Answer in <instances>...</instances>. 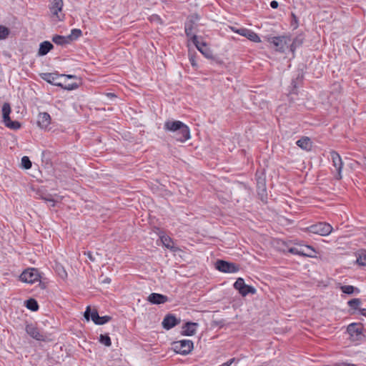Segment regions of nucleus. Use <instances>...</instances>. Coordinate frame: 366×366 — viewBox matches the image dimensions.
Wrapping results in <instances>:
<instances>
[{
	"label": "nucleus",
	"instance_id": "obj_1",
	"mask_svg": "<svg viewBox=\"0 0 366 366\" xmlns=\"http://www.w3.org/2000/svg\"><path fill=\"white\" fill-rule=\"evenodd\" d=\"M267 41L274 46L277 51L284 53L287 49L290 48L289 45L291 41V38L288 35H282L268 37Z\"/></svg>",
	"mask_w": 366,
	"mask_h": 366
},
{
	"label": "nucleus",
	"instance_id": "obj_2",
	"mask_svg": "<svg viewBox=\"0 0 366 366\" xmlns=\"http://www.w3.org/2000/svg\"><path fill=\"white\" fill-rule=\"evenodd\" d=\"M305 231L320 236H327L332 232V227L327 222H320L307 227Z\"/></svg>",
	"mask_w": 366,
	"mask_h": 366
},
{
	"label": "nucleus",
	"instance_id": "obj_3",
	"mask_svg": "<svg viewBox=\"0 0 366 366\" xmlns=\"http://www.w3.org/2000/svg\"><path fill=\"white\" fill-rule=\"evenodd\" d=\"M41 76L46 82H48L52 85L61 87L64 89L73 90L78 87V84L76 83L64 84L61 82L56 81V79L59 78V74H55V73H44V74H41Z\"/></svg>",
	"mask_w": 366,
	"mask_h": 366
},
{
	"label": "nucleus",
	"instance_id": "obj_4",
	"mask_svg": "<svg viewBox=\"0 0 366 366\" xmlns=\"http://www.w3.org/2000/svg\"><path fill=\"white\" fill-rule=\"evenodd\" d=\"M172 348L176 353L186 355L192 352L194 348V344L192 340H182L174 342L172 343Z\"/></svg>",
	"mask_w": 366,
	"mask_h": 366
},
{
	"label": "nucleus",
	"instance_id": "obj_5",
	"mask_svg": "<svg viewBox=\"0 0 366 366\" xmlns=\"http://www.w3.org/2000/svg\"><path fill=\"white\" fill-rule=\"evenodd\" d=\"M364 327L361 323H351L347 327V332L352 341H361L365 338Z\"/></svg>",
	"mask_w": 366,
	"mask_h": 366
},
{
	"label": "nucleus",
	"instance_id": "obj_6",
	"mask_svg": "<svg viewBox=\"0 0 366 366\" xmlns=\"http://www.w3.org/2000/svg\"><path fill=\"white\" fill-rule=\"evenodd\" d=\"M234 288L238 290L239 293L242 297H245L248 294L254 295L257 292L254 287L246 285L244 279L242 277L237 279L236 282L234 283Z\"/></svg>",
	"mask_w": 366,
	"mask_h": 366
},
{
	"label": "nucleus",
	"instance_id": "obj_7",
	"mask_svg": "<svg viewBox=\"0 0 366 366\" xmlns=\"http://www.w3.org/2000/svg\"><path fill=\"white\" fill-rule=\"evenodd\" d=\"M199 19V16L197 14H192L187 17V19L184 24V31L187 37H189L192 40V36L195 35L194 34V29L196 26L197 21Z\"/></svg>",
	"mask_w": 366,
	"mask_h": 366
},
{
	"label": "nucleus",
	"instance_id": "obj_8",
	"mask_svg": "<svg viewBox=\"0 0 366 366\" xmlns=\"http://www.w3.org/2000/svg\"><path fill=\"white\" fill-rule=\"evenodd\" d=\"M216 269L225 273H234L239 270V267L234 263L219 259L216 262Z\"/></svg>",
	"mask_w": 366,
	"mask_h": 366
},
{
	"label": "nucleus",
	"instance_id": "obj_9",
	"mask_svg": "<svg viewBox=\"0 0 366 366\" xmlns=\"http://www.w3.org/2000/svg\"><path fill=\"white\" fill-rule=\"evenodd\" d=\"M40 275L35 269L24 270L20 275V280L26 283L32 284L39 280Z\"/></svg>",
	"mask_w": 366,
	"mask_h": 366
},
{
	"label": "nucleus",
	"instance_id": "obj_10",
	"mask_svg": "<svg viewBox=\"0 0 366 366\" xmlns=\"http://www.w3.org/2000/svg\"><path fill=\"white\" fill-rule=\"evenodd\" d=\"M330 157L332 161V165L337 170V174L335 176L336 179H342V169L343 167V162L340 154L335 151H331L330 152Z\"/></svg>",
	"mask_w": 366,
	"mask_h": 366
},
{
	"label": "nucleus",
	"instance_id": "obj_11",
	"mask_svg": "<svg viewBox=\"0 0 366 366\" xmlns=\"http://www.w3.org/2000/svg\"><path fill=\"white\" fill-rule=\"evenodd\" d=\"M26 332L32 338L38 341H46V337L41 332H40L38 327L34 324H27L26 325Z\"/></svg>",
	"mask_w": 366,
	"mask_h": 366
},
{
	"label": "nucleus",
	"instance_id": "obj_12",
	"mask_svg": "<svg viewBox=\"0 0 366 366\" xmlns=\"http://www.w3.org/2000/svg\"><path fill=\"white\" fill-rule=\"evenodd\" d=\"M164 129L167 132H174L177 130H181L184 133L185 132L184 123L179 120H167L164 122Z\"/></svg>",
	"mask_w": 366,
	"mask_h": 366
},
{
	"label": "nucleus",
	"instance_id": "obj_13",
	"mask_svg": "<svg viewBox=\"0 0 366 366\" xmlns=\"http://www.w3.org/2000/svg\"><path fill=\"white\" fill-rule=\"evenodd\" d=\"M192 41L195 45L196 48L207 58H212V54L210 49L207 46L204 42H200L198 40L197 35L192 36Z\"/></svg>",
	"mask_w": 366,
	"mask_h": 366
},
{
	"label": "nucleus",
	"instance_id": "obj_14",
	"mask_svg": "<svg viewBox=\"0 0 366 366\" xmlns=\"http://www.w3.org/2000/svg\"><path fill=\"white\" fill-rule=\"evenodd\" d=\"M305 248L306 249L311 250L312 252L311 253H307V252H305V249L304 248L298 249L297 247H290L288 249V252L290 253H291V254H297V255L302 256V257H314L315 256V254L316 253V251L313 248V247L310 246V245H305Z\"/></svg>",
	"mask_w": 366,
	"mask_h": 366
},
{
	"label": "nucleus",
	"instance_id": "obj_15",
	"mask_svg": "<svg viewBox=\"0 0 366 366\" xmlns=\"http://www.w3.org/2000/svg\"><path fill=\"white\" fill-rule=\"evenodd\" d=\"M179 322L180 320L177 319L176 317L172 314H168L164 317L162 321V326L166 330H170Z\"/></svg>",
	"mask_w": 366,
	"mask_h": 366
},
{
	"label": "nucleus",
	"instance_id": "obj_16",
	"mask_svg": "<svg viewBox=\"0 0 366 366\" xmlns=\"http://www.w3.org/2000/svg\"><path fill=\"white\" fill-rule=\"evenodd\" d=\"M184 129L186 130H184L185 132L182 133V132L181 130H177L175 131L173 135V137L179 142H185L188 139L191 138L190 135V129L187 125L184 124Z\"/></svg>",
	"mask_w": 366,
	"mask_h": 366
},
{
	"label": "nucleus",
	"instance_id": "obj_17",
	"mask_svg": "<svg viewBox=\"0 0 366 366\" xmlns=\"http://www.w3.org/2000/svg\"><path fill=\"white\" fill-rule=\"evenodd\" d=\"M147 300L153 305H160L168 302L169 298L166 295L154 292L148 296Z\"/></svg>",
	"mask_w": 366,
	"mask_h": 366
},
{
	"label": "nucleus",
	"instance_id": "obj_18",
	"mask_svg": "<svg viewBox=\"0 0 366 366\" xmlns=\"http://www.w3.org/2000/svg\"><path fill=\"white\" fill-rule=\"evenodd\" d=\"M197 327V323L187 322L183 325L181 334L184 336H192L196 333Z\"/></svg>",
	"mask_w": 366,
	"mask_h": 366
},
{
	"label": "nucleus",
	"instance_id": "obj_19",
	"mask_svg": "<svg viewBox=\"0 0 366 366\" xmlns=\"http://www.w3.org/2000/svg\"><path fill=\"white\" fill-rule=\"evenodd\" d=\"M51 124V117L47 112H41L38 115L37 124L41 129H46Z\"/></svg>",
	"mask_w": 366,
	"mask_h": 366
},
{
	"label": "nucleus",
	"instance_id": "obj_20",
	"mask_svg": "<svg viewBox=\"0 0 366 366\" xmlns=\"http://www.w3.org/2000/svg\"><path fill=\"white\" fill-rule=\"evenodd\" d=\"M159 238L163 245L167 249H169L171 251L174 252L179 250V248L174 245L173 240L170 237L161 234L159 235Z\"/></svg>",
	"mask_w": 366,
	"mask_h": 366
},
{
	"label": "nucleus",
	"instance_id": "obj_21",
	"mask_svg": "<svg viewBox=\"0 0 366 366\" xmlns=\"http://www.w3.org/2000/svg\"><path fill=\"white\" fill-rule=\"evenodd\" d=\"M296 144L301 149L309 151L312 148L311 139L307 137H302L297 141Z\"/></svg>",
	"mask_w": 366,
	"mask_h": 366
},
{
	"label": "nucleus",
	"instance_id": "obj_22",
	"mask_svg": "<svg viewBox=\"0 0 366 366\" xmlns=\"http://www.w3.org/2000/svg\"><path fill=\"white\" fill-rule=\"evenodd\" d=\"M84 317L87 320H89L91 318L92 320L97 325L98 320H99V315L97 310H94L91 311L90 307H87L86 311L84 312Z\"/></svg>",
	"mask_w": 366,
	"mask_h": 366
},
{
	"label": "nucleus",
	"instance_id": "obj_23",
	"mask_svg": "<svg viewBox=\"0 0 366 366\" xmlns=\"http://www.w3.org/2000/svg\"><path fill=\"white\" fill-rule=\"evenodd\" d=\"M304 36L303 34H299L297 35L292 41V43L290 42L289 46H290V50L294 53L296 50L297 48L300 47V46H302V44H303V41H304Z\"/></svg>",
	"mask_w": 366,
	"mask_h": 366
},
{
	"label": "nucleus",
	"instance_id": "obj_24",
	"mask_svg": "<svg viewBox=\"0 0 366 366\" xmlns=\"http://www.w3.org/2000/svg\"><path fill=\"white\" fill-rule=\"evenodd\" d=\"M53 47L54 46L51 42L48 41H43L39 45V49L38 51L39 56L46 55L49 51H51L53 49Z\"/></svg>",
	"mask_w": 366,
	"mask_h": 366
},
{
	"label": "nucleus",
	"instance_id": "obj_25",
	"mask_svg": "<svg viewBox=\"0 0 366 366\" xmlns=\"http://www.w3.org/2000/svg\"><path fill=\"white\" fill-rule=\"evenodd\" d=\"M257 185L258 194L259 195H261L262 199H263V197H266V196H267L264 179L259 177L257 179Z\"/></svg>",
	"mask_w": 366,
	"mask_h": 366
},
{
	"label": "nucleus",
	"instance_id": "obj_26",
	"mask_svg": "<svg viewBox=\"0 0 366 366\" xmlns=\"http://www.w3.org/2000/svg\"><path fill=\"white\" fill-rule=\"evenodd\" d=\"M63 7V0H54L50 7V10L54 15H58V12L61 11Z\"/></svg>",
	"mask_w": 366,
	"mask_h": 366
},
{
	"label": "nucleus",
	"instance_id": "obj_27",
	"mask_svg": "<svg viewBox=\"0 0 366 366\" xmlns=\"http://www.w3.org/2000/svg\"><path fill=\"white\" fill-rule=\"evenodd\" d=\"M52 41L57 45H66L70 43L67 36L55 35L52 37Z\"/></svg>",
	"mask_w": 366,
	"mask_h": 366
},
{
	"label": "nucleus",
	"instance_id": "obj_28",
	"mask_svg": "<svg viewBox=\"0 0 366 366\" xmlns=\"http://www.w3.org/2000/svg\"><path fill=\"white\" fill-rule=\"evenodd\" d=\"M11 111V109L10 104L8 102L4 103V104L2 106V117H3L4 122L9 121V119H10L9 115H10Z\"/></svg>",
	"mask_w": 366,
	"mask_h": 366
},
{
	"label": "nucleus",
	"instance_id": "obj_29",
	"mask_svg": "<svg viewBox=\"0 0 366 366\" xmlns=\"http://www.w3.org/2000/svg\"><path fill=\"white\" fill-rule=\"evenodd\" d=\"M340 290L343 293L347 294V295H351L355 292L357 293L360 292V290L358 288L355 287L354 286H352V285L341 286Z\"/></svg>",
	"mask_w": 366,
	"mask_h": 366
},
{
	"label": "nucleus",
	"instance_id": "obj_30",
	"mask_svg": "<svg viewBox=\"0 0 366 366\" xmlns=\"http://www.w3.org/2000/svg\"><path fill=\"white\" fill-rule=\"evenodd\" d=\"M26 307L33 312H36L39 309L37 301L32 298H30L26 301Z\"/></svg>",
	"mask_w": 366,
	"mask_h": 366
},
{
	"label": "nucleus",
	"instance_id": "obj_31",
	"mask_svg": "<svg viewBox=\"0 0 366 366\" xmlns=\"http://www.w3.org/2000/svg\"><path fill=\"white\" fill-rule=\"evenodd\" d=\"M81 34L82 31L81 29H73L71 31V34L67 36V38L69 39V41L71 42L72 41L76 40L78 38H79Z\"/></svg>",
	"mask_w": 366,
	"mask_h": 366
},
{
	"label": "nucleus",
	"instance_id": "obj_32",
	"mask_svg": "<svg viewBox=\"0 0 366 366\" xmlns=\"http://www.w3.org/2000/svg\"><path fill=\"white\" fill-rule=\"evenodd\" d=\"M357 254V262L360 265L366 266V252L360 250L358 252Z\"/></svg>",
	"mask_w": 366,
	"mask_h": 366
},
{
	"label": "nucleus",
	"instance_id": "obj_33",
	"mask_svg": "<svg viewBox=\"0 0 366 366\" xmlns=\"http://www.w3.org/2000/svg\"><path fill=\"white\" fill-rule=\"evenodd\" d=\"M245 37L253 42L259 43L261 41V39L257 34L251 30H249V32L247 34Z\"/></svg>",
	"mask_w": 366,
	"mask_h": 366
},
{
	"label": "nucleus",
	"instance_id": "obj_34",
	"mask_svg": "<svg viewBox=\"0 0 366 366\" xmlns=\"http://www.w3.org/2000/svg\"><path fill=\"white\" fill-rule=\"evenodd\" d=\"M99 340L102 345H104L107 347H110L112 345L111 339L107 334L100 335Z\"/></svg>",
	"mask_w": 366,
	"mask_h": 366
},
{
	"label": "nucleus",
	"instance_id": "obj_35",
	"mask_svg": "<svg viewBox=\"0 0 366 366\" xmlns=\"http://www.w3.org/2000/svg\"><path fill=\"white\" fill-rule=\"evenodd\" d=\"M10 34V30L5 26H0V40L6 39Z\"/></svg>",
	"mask_w": 366,
	"mask_h": 366
},
{
	"label": "nucleus",
	"instance_id": "obj_36",
	"mask_svg": "<svg viewBox=\"0 0 366 366\" xmlns=\"http://www.w3.org/2000/svg\"><path fill=\"white\" fill-rule=\"evenodd\" d=\"M5 125L12 129H18L21 127V124L17 121H11L9 119V121L4 122Z\"/></svg>",
	"mask_w": 366,
	"mask_h": 366
},
{
	"label": "nucleus",
	"instance_id": "obj_37",
	"mask_svg": "<svg viewBox=\"0 0 366 366\" xmlns=\"http://www.w3.org/2000/svg\"><path fill=\"white\" fill-rule=\"evenodd\" d=\"M21 167L23 168H24L25 169H29L32 166V163H31V160L26 156H24L21 158Z\"/></svg>",
	"mask_w": 366,
	"mask_h": 366
},
{
	"label": "nucleus",
	"instance_id": "obj_38",
	"mask_svg": "<svg viewBox=\"0 0 366 366\" xmlns=\"http://www.w3.org/2000/svg\"><path fill=\"white\" fill-rule=\"evenodd\" d=\"M348 305L354 310H360L358 307L361 304V300L358 298L352 299L348 301Z\"/></svg>",
	"mask_w": 366,
	"mask_h": 366
},
{
	"label": "nucleus",
	"instance_id": "obj_39",
	"mask_svg": "<svg viewBox=\"0 0 366 366\" xmlns=\"http://www.w3.org/2000/svg\"><path fill=\"white\" fill-rule=\"evenodd\" d=\"M111 320H112V317L108 316V315H105V316H102V317L99 316V320H98V322H97V325H104V324L108 322L109 321H110Z\"/></svg>",
	"mask_w": 366,
	"mask_h": 366
},
{
	"label": "nucleus",
	"instance_id": "obj_40",
	"mask_svg": "<svg viewBox=\"0 0 366 366\" xmlns=\"http://www.w3.org/2000/svg\"><path fill=\"white\" fill-rule=\"evenodd\" d=\"M249 29L245 28L238 29L237 31H235V33H237L242 36H246L247 34L249 32Z\"/></svg>",
	"mask_w": 366,
	"mask_h": 366
},
{
	"label": "nucleus",
	"instance_id": "obj_41",
	"mask_svg": "<svg viewBox=\"0 0 366 366\" xmlns=\"http://www.w3.org/2000/svg\"><path fill=\"white\" fill-rule=\"evenodd\" d=\"M59 274L62 278H65V277H67V273H66V270L63 267H61V268L59 269Z\"/></svg>",
	"mask_w": 366,
	"mask_h": 366
},
{
	"label": "nucleus",
	"instance_id": "obj_42",
	"mask_svg": "<svg viewBox=\"0 0 366 366\" xmlns=\"http://www.w3.org/2000/svg\"><path fill=\"white\" fill-rule=\"evenodd\" d=\"M334 366H357L355 364L347 363V362H340L336 363L334 365Z\"/></svg>",
	"mask_w": 366,
	"mask_h": 366
},
{
	"label": "nucleus",
	"instance_id": "obj_43",
	"mask_svg": "<svg viewBox=\"0 0 366 366\" xmlns=\"http://www.w3.org/2000/svg\"><path fill=\"white\" fill-rule=\"evenodd\" d=\"M84 254L92 262L94 261V257H93L91 252H85Z\"/></svg>",
	"mask_w": 366,
	"mask_h": 366
},
{
	"label": "nucleus",
	"instance_id": "obj_44",
	"mask_svg": "<svg viewBox=\"0 0 366 366\" xmlns=\"http://www.w3.org/2000/svg\"><path fill=\"white\" fill-rule=\"evenodd\" d=\"M279 6V4L277 1H272L270 2V6L272 8V9H277Z\"/></svg>",
	"mask_w": 366,
	"mask_h": 366
},
{
	"label": "nucleus",
	"instance_id": "obj_45",
	"mask_svg": "<svg viewBox=\"0 0 366 366\" xmlns=\"http://www.w3.org/2000/svg\"><path fill=\"white\" fill-rule=\"evenodd\" d=\"M190 62H191V64L192 65V66H197V63H196V61L194 59V58L193 56H192L190 59Z\"/></svg>",
	"mask_w": 366,
	"mask_h": 366
},
{
	"label": "nucleus",
	"instance_id": "obj_46",
	"mask_svg": "<svg viewBox=\"0 0 366 366\" xmlns=\"http://www.w3.org/2000/svg\"><path fill=\"white\" fill-rule=\"evenodd\" d=\"M359 312L362 315L366 317V309L360 308Z\"/></svg>",
	"mask_w": 366,
	"mask_h": 366
},
{
	"label": "nucleus",
	"instance_id": "obj_47",
	"mask_svg": "<svg viewBox=\"0 0 366 366\" xmlns=\"http://www.w3.org/2000/svg\"><path fill=\"white\" fill-rule=\"evenodd\" d=\"M292 17L296 24L295 28L297 26V18L294 13H292Z\"/></svg>",
	"mask_w": 366,
	"mask_h": 366
},
{
	"label": "nucleus",
	"instance_id": "obj_48",
	"mask_svg": "<svg viewBox=\"0 0 366 366\" xmlns=\"http://www.w3.org/2000/svg\"><path fill=\"white\" fill-rule=\"evenodd\" d=\"M61 76H66V77H67V78H69V79L76 78V76H74V75H65V74H63V75H61Z\"/></svg>",
	"mask_w": 366,
	"mask_h": 366
},
{
	"label": "nucleus",
	"instance_id": "obj_49",
	"mask_svg": "<svg viewBox=\"0 0 366 366\" xmlns=\"http://www.w3.org/2000/svg\"><path fill=\"white\" fill-rule=\"evenodd\" d=\"M235 361H236L235 358H232V359L229 360L227 362H230V365H232Z\"/></svg>",
	"mask_w": 366,
	"mask_h": 366
},
{
	"label": "nucleus",
	"instance_id": "obj_50",
	"mask_svg": "<svg viewBox=\"0 0 366 366\" xmlns=\"http://www.w3.org/2000/svg\"><path fill=\"white\" fill-rule=\"evenodd\" d=\"M230 362H226L224 363H223L222 365H221L220 366H230Z\"/></svg>",
	"mask_w": 366,
	"mask_h": 366
},
{
	"label": "nucleus",
	"instance_id": "obj_51",
	"mask_svg": "<svg viewBox=\"0 0 366 366\" xmlns=\"http://www.w3.org/2000/svg\"><path fill=\"white\" fill-rule=\"evenodd\" d=\"M305 252H307V253H311V252H312V251H311V250H310V249H307V251H305Z\"/></svg>",
	"mask_w": 366,
	"mask_h": 366
},
{
	"label": "nucleus",
	"instance_id": "obj_52",
	"mask_svg": "<svg viewBox=\"0 0 366 366\" xmlns=\"http://www.w3.org/2000/svg\"><path fill=\"white\" fill-rule=\"evenodd\" d=\"M153 18H154H154H156V19H159V16H153Z\"/></svg>",
	"mask_w": 366,
	"mask_h": 366
},
{
	"label": "nucleus",
	"instance_id": "obj_53",
	"mask_svg": "<svg viewBox=\"0 0 366 366\" xmlns=\"http://www.w3.org/2000/svg\"><path fill=\"white\" fill-rule=\"evenodd\" d=\"M232 30L235 32V31H237V29H234L233 27H232Z\"/></svg>",
	"mask_w": 366,
	"mask_h": 366
}]
</instances>
